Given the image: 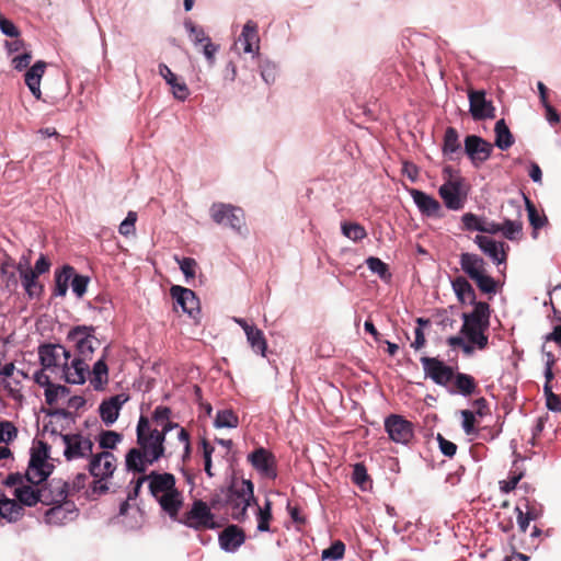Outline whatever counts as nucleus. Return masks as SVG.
Listing matches in <instances>:
<instances>
[{
    "mask_svg": "<svg viewBox=\"0 0 561 561\" xmlns=\"http://www.w3.org/2000/svg\"><path fill=\"white\" fill-rule=\"evenodd\" d=\"M185 27L190 32L191 38L194 44H203L209 39L205 31L201 26H196L193 22H185Z\"/></svg>",
    "mask_w": 561,
    "mask_h": 561,
    "instance_id": "obj_54",
    "label": "nucleus"
},
{
    "mask_svg": "<svg viewBox=\"0 0 561 561\" xmlns=\"http://www.w3.org/2000/svg\"><path fill=\"white\" fill-rule=\"evenodd\" d=\"M272 505V501L268 499L265 500L263 506L255 505L257 507L255 513L257 530L261 533L271 531V522L273 520Z\"/></svg>",
    "mask_w": 561,
    "mask_h": 561,
    "instance_id": "obj_39",
    "label": "nucleus"
},
{
    "mask_svg": "<svg viewBox=\"0 0 561 561\" xmlns=\"http://www.w3.org/2000/svg\"><path fill=\"white\" fill-rule=\"evenodd\" d=\"M352 480L360 489H366V484L369 481V476L364 463L358 462L354 465Z\"/></svg>",
    "mask_w": 561,
    "mask_h": 561,
    "instance_id": "obj_50",
    "label": "nucleus"
},
{
    "mask_svg": "<svg viewBox=\"0 0 561 561\" xmlns=\"http://www.w3.org/2000/svg\"><path fill=\"white\" fill-rule=\"evenodd\" d=\"M210 216L216 224L229 226L237 231H240L244 226V214L242 209L229 204H213L210 207Z\"/></svg>",
    "mask_w": 561,
    "mask_h": 561,
    "instance_id": "obj_10",
    "label": "nucleus"
},
{
    "mask_svg": "<svg viewBox=\"0 0 561 561\" xmlns=\"http://www.w3.org/2000/svg\"><path fill=\"white\" fill-rule=\"evenodd\" d=\"M342 231L346 238L353 241H360L367 237L365 228L359 224H343Z\"/></svg>",
    "mask_w": 561,
    "mask_h": 561,
    "instance_id": "obj_49",
    "label": "nucleus"
},
{
    "mask_svg": "<svg viewBox=\"0 0 561 561\" xmlns=\"http://www.w3.org/2000/svg\"><path fill=\"white\" fill-rule=\"evenodd\" d=\"M410 194L422 214L440 217L442 206L437 199L416 188L410 190Z\"/></svg>",
    "mask_w": 561,
    "mask_h": 561,
    "instance_id": "obj_24",
    "label": "nucleus"
},
{
    "mask_svg": "<svg viewBox=\"0 0 561 561\" xmlns=\"http://www.w3.org/2000/svg\"><path fill=\"white\" fill-rule=\"evenodd\" d=\"M463 228L469 231H480L483 220L472 213H466L461 217Z\"/></svg>",
    "mask_w": 561,
    "mask_h": 561,
    "instance_id": "obj_57",
    "label": "nucleus"
},
{
    "mask_svg": "<svg viewBox=\"0 0 561 561\" xmlns=\"http://www.w3.org/2000/svg\"><path fill=\"white\" fill-rule=\"evenodd\" d=\"M172 410L169 407L158 405L152 413V420L158 425H162L164 422L170 420Z\"/></svg>",
    "mask_w": 561,
    "mask_h": 561,
    "instance_id": "obj_61",
    "label": "nucleus"
},
{
    "mask_svg": "<svg viewBox=\"0 0 561 561\" xmlns=\"http://www.w3.org/2000/svg\"><path fill=\"white\" fill-rule=\"evenodd\" d=\"M218 541L222 550L234 552L244 543L245 533L237 525H229L219 534Z\"/></svg>",
    "mask_w": 561,
    "mask_h": 561,
    "instance_id": "obj_21",
    "label": "nucleus"
},
{
    "mask_svg": "<svg viewBox=\"0 0 561 561\" xmlns=\"http://www.w3.org/2000/svg\"><path fill=\"white\" fill-rule=\"evenodd\" d=\"M89 284V277L83 275H78L73 273L72 280H71V287L72 291L78 296L82 297L85 291Z\"/></svg>",
    "mask_w": 561,
    "mask_h": 561,
    "instance_id": "obj_58",
    "label": "nucleus"
},
{
    "mask_svg": "<svg viewBox=\"0 0 561 561\" xmlns=\"http://www.w3.org/2000/svg\"><path fill=\"white\" fill-rule=\"evenodd\" d=\"M179 523L195 530L215 529L218 525L208 504L202 500H195L191 508L179 517Z\"/></svg>",
    "mask_w": 561,
    "mask_h": 561,
    "instance_id": "obj_5",
    "label": "nucleus"
},
{
    "mask_svg": "<svg viewBox=\"0 0 561 561\" xmlns=\"http://www.w3.org/2000/svg\"><path fill=\"white\" fill-rule=\"evenodd\" d=\"M385 430L389 438L397 444L408 445L414 437L413 423L399 414H390L386 417Z\"/></svg>",
    "mask_w": 561,
    "mask_h": 561,
    "instance_id": "obj_9",
    "label": "nucleus"
},
{
    "mask_svg": "<svg viewBox=\"0 0 561 561\" xmlns=\"http://www.w3.org/2000/svg\"><path fill=\"white\" fill-rule=\"evenodd\" d=\"M116 462V457L108 450H103L91 457L88 465L89 472L95 479H99L94 482V491L105 493L108 490V486L103 481L113 476Z\"/></svg>",
    "mask_w": 561,
    "mask_h": 561,
    "instance_id": "obj_4",
    "label": "nucleus"
},
{
    "mask_svg": "<svg viewBox=\"0 0 561 561\" xmlns=\"http://www.w3.org/2000/svg\"><path fill=\"white\" fill-rule=\"evenodd\" d=\"M470 114L474 121H483L495 117V107L492 101L485 99L483 90H470L468 93Z\"/></svg>",
    "mask_w": 561,
    "mask_h": 561,
    "instance_id": "obj_14",
    "label": "nucleus"
},
{
    "mask_svg": "<svg viewBox=\"0 0 561 561\" xmlns=\"http://www.w3.org/2000/svg\"><path fill=\"white\" fill-rule=\"evenodd\" d=\"M49 457V445L44 442H38V447L33 448L31 453L30 465L37 466H46L53 467L47 462V458Z\"/></svg>",
    "mask_w": 561,
    "mask_h": 561,
    "instance_id": "obj_46",
    "label": "nucleus"
},
{
    "mask_svg": "<svg viewBox=\"0 0 561 561\" xmlns=\"http://www.w3.org/2000/svg\"><path fill=\"white\" fill-rule=\"evenodd\" d=\"M214 425L217 428H236L239 425V417L231 409L219 410L216 413Z\"/></svg>",
    "mask_w": 561,
    "mask_h": 561,
    "instance_id": "obj_43",
    "label": "nucleus"
},
{
    "mask_svg": "<svg viewBox=\"0 0 561 561\" xmlns=\"http://www.w3.org/2000/svg\"><path fill=\"white\" fill-rule=\"evenodd\" d=\"M442 150L449 160L456 159L454 154H461V144L456 128H446Z\"/></svg>",
    "mask_w": 561,
    "mask_h": 561,
    "instance_id": "obj_34",
    "label": "nucleus"
},
{
    "mask_svg": "<svg viewBox=\"0 0 561 561\" xmlns=\"http://www.w3.org/2000/svg\"><path fill=\"white\" fill-rule=\"evenodd\" d=\"M18 436V428L10 421H0V443L9 444Z\"/></svg>",
    "mask_w": 561,
    "mask_h": 561,
    "instance_id": "obj_51",
    "label": "nucleus"
},
{
    "mask_svg": "<svg viewBox=\"0 0 561 561\" xmlns=\"http://www.w3.org/2000/svg\"><path fill=\"white\" fill-rule=\"evenodd\" d=\"M15 271H18L15 261L5 254L4 259L0 262V286H3L9 291H13L18 287Z\"/></svg>",
    "mask_w": 561,
    "mask_h": 561,
    "instance_id": "obj_28",
    "label": "nucleus"
},
{
    "mask_svg": "<svg viewBox=\"0 0 561 561\" xmlns=\"http://www.w3.org/2000/svg\"><path fill=\"white\" fill-rule=\"evenodd\" d=\"M438 192L448 209L459 210L463 207L466 197L460 195L459 181H447L439 187Z\"/></svg>",
    "mask_w": 561,
    "mask_h": 561,
    "instance_id": "obj_22",
    "label": "nucleus"
},
{
    "mask_svg": "<svg viewBox=\"0 0 561 561\" xmlns=\"http://www.w3.org/2000/svg\"><path fill=\"white\" fill-rule=\"evenodd\" d=\"M77 508L73 502L64 501L53 504V507L46 511L44 515L45 523L54 526L65 525L67 522L75 519Z\"/></svg>",
    "mask_w": 561,
    "mask_h": 561,
    "instance_id": "obj_17",
    "label": "nucleus"
},
{
    "mask_svg": "<svg viewBox=\"0 0 561 561\" xmlns=\"http://www.w3.org/2000/svg\"><path fill=\"white\" fill-rule=\"evenodd\" d=\"M437 442L439 445L440 451L451 458L455 456L457 451V445L448 439H446L442 434H437Z\"/></svg>",
    "mask_w": 561,
    "mask_h": 561,
    "instance_id": "obj_60",
    "label": "nucleus"
},
{
    "mask_svg": "<svg viewBox=\"0 0 561 561\" xmlns=\"http://www.w3.org/2000/svg\"><path fill=\"white\" fill-rule=\"evenodd\" d=\"M345 552V545L341 540L334 541L330 548L322 551L323 559L339 560L343 558Z\"/></svg>",
    "mask_w": 561,
    "mask_h": 561,
    "instance_id": "obj_52",
    "label": "nucleus"
},
{
    "mask_svg": "<svg viewBox=\"0 0 561 561\" xmlns=\"http://www.w3.org/2000/svg\"><path fill=\"white\" fill-rule=\"evenodd\" d=\"M180 264V268L185 275L186 278H193L195 277V268L197 266V263L192 257H183L182 260H178Z\"/></svg>",
    "mask_w": 561,
    "mask_h": 561,
    "instance_id": "obj_62",
    "label": "nucleus"
},
{
    "mask_svg": "<svg viewBox=\"0 0 561 561\" xmlns=\"http://www.w3.org/2000/svg\"><path fill=\"white\" fill-rule=\"evenodd\" d=\"M18 271L27 296L31 299L39 297L43 291V285L38 280V275L31 271V267H22L21 263L18 265Z\"/></svg>",
    "mask_w": 561,
    "mask_h": 561,
    "instance_id": "obj_30",
    "label": "nucleus"
},
{
    "mask_svg": "<svg viewBox=\"0 0 561 561\" xmlns=\"http://www.w3.org/2000/svg\"><path fill=\"white\" fill-rule=\"evenodd\" d=\"M421 363L426 377H430L436 385L447 387L454 378V368L446 365L437 357H421Z\"/></svg>",
    "mask_w": 561,
    "mask_h": 561,
    "instance_id": "obj_12",
    "label": "nucleus"
},
{
    "mask_svg": "<svg viewBox=\"0 0 561 561\" xmlns=\"http://www.w3.org/2000/svg\"><path fill=\"white\" fill-rule=\"evenodd\" d=\"M92 327L78 325L71 329L67 339L72 342L77 350V357L90 360L100 342L94 336Z\"/></svg>",
    "mask_w": 561,
    "mask_h": 561,
    "instance_id": "obj_7",
    "label": "nucleus"
},
{
    "mask_svg": "<svg viewBox=\"0 0 561 561\" xmlns=\"http://www.w3.org/2000/svg\"><path fill=\"white\" fill-rule=\"evenodd\" d=\"M249 332H247V340L249 344L251 345V348L256 354H260L262 356H265L266 350H267V342L265 339V335L262 330H260L257 327L254 328H248Z\"/></svg>",
    "mask_w": 561,
    "mask_h": 561,
    "instance_id": "obj_40",
    "label": "nucleus"
},
{
    "mask_svg": "<svg viewBox=\"0 0 561 561\" xmlns=\"http://www.w3.org/2000/svg\"><path fill=\"white\" fill-rule=\"evenodd\" d=\"M42 504L53 505L66 501L69 496V482L61 479H51L39 486Z\"/></svg>",
    "mask_w": 561,
    "mask_h": 561,
    "instance_id": "obj_16",
    "label": "nucleus"
},
{
    "mask_svg": "<svg viewBox=\"0 0 561 561\" xmlns=\"http://www.w3.org/2000/svg\"><path fill=\"white\" fill-rule=\"evenodd\" d=\"M46 69V62L38 60L36 61L25 73V83L28 87L32 94L39 100L41 92V80Z\"/></svg>",
    "mask_w": 561,
    "mask_h": 561,
    "instance_id": "obj_31",
    "label": "nucleus"
},
{
    "mask_svg": "<svg viewBox=\"0 0 561 561\" xmlns=\"http://www.w3.org/2000/svg\"><path fill=\"white\" fill-rule=\"evenodd\" d=\"M126 401L127 397H124V394H116L104 400L99 407L102 421L106 425L113 424L118 419L119 411Z\"/></svg>",
    "mask_w": 561,
    "mask_h": 561,
    "instance_id": "obj_25",
    "label": "nucleus"
},
{
    "mask_svg": "<svg viewBox=\"0 0 561 561\" xmlns=\"http://www.w3.org/2000/svg\"><path fill=\"white\" fill-rule=\"evenodd\" d=\"M39 493V486L33 484H23L14 490V496L18 499L19 503L28 507L35 506L37 503H42V496Z\"/></svg>",
    "mask_w": 561,
    "mask_h": 561,
    "instance_id": "obj_33",
    "label": "nucleus"
},
{
    "mask_svg": "<svg viewBox=\"0 0 561 561\" xmlns=\"http://www.w3.org/2000/svg\"><path fill=\"white\" fill-rule=\"evenodd\" d=\"M450 393H459L463 397H470L478 392V382L471 375L465 373H455L453 378Z\"/></svg>",
    "mask_w": 561,
    "mask_h": 561,
    "instance_id": "obj_27",
    "label": "nucleus"
},
{
    "mask_svg": "<svg viewBox=\"0 0 561 561\" xmlns=\"http://www.w3.org/2000/svg\"><path fill=\"white\" fill-rule=\"evenodd\" d=\"M60 438L65 445L64 456L68 461L93 456V442L82 434H61Z\"/></svg>",
    "mask_w": 561,
    "mask_h": 561,
    "instance_id": "obj_8",
    "label": "nucleus"
},
{
    "mask_svg": "<svg viewBox=\"0 0 561 561\" xmlns=\"http://www.w3.org/2000/svg\"><path fill=\"white\" fill-rule=\"evenodd\" d=\"M495 142L494 145L501 150H507L514 145V136L507 127L505 121L502 118L496 122L494 127Z\"/></svg>",
    "mask_w": 561,
    "mask_h": 561,
    "instance_id": "obj_37",
    "label": "nucleus"
},
{
    "mask_svg": "<svg viewBox=\"0 0 561 561\" xmlns=\"http://www.w3.org/2000/svg\"><path fill=\"white\" fill-rule=\"evenodd\" d=\"M523 472L511 470L507 480L500 482L501 491L503 493H510L511 491H513L516 488L517 483L523 478Z\"/></svg>",
    "mask_w": 561,
    "mask_h": 561,
    "instance_id": "obj_55",
    "label": "nucleus"
},
{
    "mask_svg": "<svg viewBox=\"0 0 561 561\" xmlns=\"http://www.w3.org/2000/svg\"><path fill=\"white\" fill-rule=\"evenodd\" d=\"M366 264H367L368 268L373 273L378 274V276L381 279H388L391 277V274L389 273L388 265L385 262H382L379 257L369 256L366 260Z\"/></svg>",
    "mask_w": 561,
    "mask_h": 561,
    "instance_id": "obj_48",
    "label": "nucleus"
},
{
    "mask_svg": "<svg viewBox=\"0 0 561 561\" xmlns=\"http://www.w3.org/2000/svg\"><path fill=\"white\" fill-rule=\"evenodd\" d=\"M137 445L126 454V468L129 471L145 473L148 466L157 462L164 456L163 433L152 428L147 416L140 415L136 428Z\"/></svg>",
    "mask_w": 561,
    "mask_h": 561,
    "instance_id": "obj_1",
    "label": "nucleus"
},
{
    "mask_svg": "<svg viewBox=\"0 0 561 561\" xmlns=\"http://www.w3.org/2000/svg\"><path fill=\"white\" fill-rule=\"evenodd\" d=\"M75 268L70 265H64L55 272L54 295L64 297L67 294L69 282L72 280Z\"/></svg>",
    "mask_w": 561,
    "mask_h": 561,
    "instance_id": "obj_35",
    "label": "nucleus"
},
{
    "mask_svg": "<svg viewBox=\"0 0 561 561\" xmlns=\"http://www.w3.org/2000/svg\"><path fill=\"white\" fill-rule=\"evenodd\" d=\"M201 446L203 448L204 456V470L207 473V476L211 478L214 476V473L211 472V455L215 449L205 438L201 440Z\"/></svg>",
    "mask_w": 561,
    "mask_h": 561,
    "instance_id": "obj_56",
    "label": "nucleus"
},
{
    "mask_svg": "<svg viewBox=\"0 0 561 561\" xmlns=\"http://www.w3.org/2000/svg\"><path fill=\"white\" fill-rule=\"evenodd\" d=\"M122 439V434L114 431H102L99 435L100 447L104 450L114 449Z\"/></svg>",
    "mask_w": 561,
    "mask_h": 561,
    "instance_id": "obj_47",
    "label": "nucleus"
},
{
    "mask_svg": "<svg viewBox=\"0 0 561 561\" xmlns=\"http://www.w3.org/2000/svg\"><path fill=\"white\" fill-rule=\"evenodd\" d=\"M470 304L474 306V309L470 313H462V320L490 325L489 304L484 301H477V299L474 300V302Z\"/></svg>",
    "mask_w": 561,
    "mask_h": 561,
    "instance_id": "obj_36",
    "label": "nucleus"
},
{
    "mask_svg": "<svg viewBox=\"0 0 561 561\" xmlns=\"http://www.w3.org/2000/svg\"><path fill=\"white\" fill-rule=\"evenodd\" d=\"M501 232L508 240H519L523 233V222L520 220L505 219L501 224Z\"/></svg>",
    "mask_w": 561,
    "mask_h": 561,
    "instance_id": "obj_45",
    "label": "nucleus"
},
{
    "mask_svg": "<svg viewBox=\"0 0 561 561\" xmlns=\"http://www.w3.org/2000/svg\"><path fill=\"white\" fill-rule=\"evenodd\" d=\"M38 356L41 365L49 369L55 379H59L71 353L60 344H43L38 347Z\"/></svg>",
    "mask_w": 561,
    "mask_h": 561,
    "instance_id": "obj_6",
    "label": "nucleus"
},
{
    "mask_svg": "<svg viewBox=\"0 0 561 561\" xmlns=\"http://www.w3.org/2000/svg\"><path fill=\"white\" fill-rule=\"evenodd\" d=\"M463 151L472 165L479 168L491 157L493 145L480 136L468 135L465 138Z\"/></svg>",
    "mask_w": 561,
    "mask_h": 561,
    "instance_id": "obj_11",
    "label": "nucleus"
},
{
    "mask_svg": "<svg viewBox=\"0 0 561 561\" xmlns=\"http://www.w3.org/2000/svg\"><path fill=\"white\" fill-rule=\"evenodd\" d=\"M53 467H46V466H37L35 467L33 465L28 463V468L25 473V480L33 485H38L47 480L49 474L51 473Z\"/></svg>",
    "mask_w": 561,
    "mask_h": 561,
    "instance_id": "obj_41",
    "label": "nucleus"
},
{
    "mask_svg": "<svg viewBox=\"0 0 561 561\" xmlns=\"http://www.w3.org/2000/svg\"><path fill=\"white\" fill-rule=\"evenodd\" d=\"M474 242L478 244L480 250L492 259L497 265L503 264L507 260V250L510 247L501 241H495L489 237L476 236Z\"/></svg>",
    "mask_w": 561,
    "mask_h": 561,
    "instance_id": "obj_18",
    "label": "nucleus"
},
{
    "mask_svg": "<svg viewBox=\"0 0 561 561\" xmlns=\"http://www.w3.org/2000/svg\"><path fill=\"white\" fill-rule=\"evenodd\" d=\"M172 94L180 101L186 100L190 94V90L185 82L179 81V79L171 85Z\"/></svg>",
    "mask_w": 561,
    "mask_h": 561,
    "instance_id": "obj_63",
    "label": "nucleus"
},
{
    "mask_svg": "<svg viewBox=\"0 0 561 561\" xmlns=\"http://www.w3.org/2000/svg\"><path fill=\"white\" fill-rule=\"evenodd\" d=\"M225 494V504L230 508L232 519L244 522L248 519V508L257 505V499L254 496V484L251 480L233 479L229 486L222 488Z\"/></svg>",
    "mask_w": 561,
    "mask_h": 561,
    "instance_id": "obj_2",
    "label": "nucleus"
},
{
    "mask_svg": "<svg viewBox=\"0 0 561 561\" xmlns=\"http://www.w3.org/2000/svg\"><path fill=\"white\" fill-rule=\"evenodd\" d=\"M137 221V214L135 211H129L126 218L121 222L118 231L122 236L128 237L135 233V224Z\"/></svg>",
    "mask_w": 561,
    "mask_h": 561,
    "instance_id": "obj_53",
    "label": "nucleus"
},
{
    "mask_svg": "<svg viewBox=\"0 0 561 561\" xmlns=\"http://www.w3.org/2000/svg\"><path fill=\"white\" fill-rule=\"evenodd\" d=\"M459 263L463 273L476 283L480 291L488 295L496 293L497 284L486 273V264L483 257L474 253L465 252L460 254Z\"/></svg>",
    "mask_w": 561,
    "mask_h": 561,
    "instance_id": "obj_3",
    "label": "nucleus"
},
{
    "mask_svg": "<svg viewBox=\"0 0 561 561\" xmlns=\"http://www.w3.org/2000/svg\"><path fill=\"white\" fill-rule=\"evenodd\" d=\"M0 516L9 522H16L23 516V507L15 500L0 499Z\"/></svg>",
    "mask_w": 561,
    "mask_h": 561,
    "instance_id": "obj_38",
    "label": "nucleus"
},
{
    "mask_svg": "<svg viewBox=\"0 0 561 561\" xmlns=\"http://www.w3.org/2000/svg\"><path fill=\"white\" fill-rule=\"evenodd\" d=\"M148 481H149V491L150 494L157 500L161 495L167 494L174 489H176L175 483V477L172 473L164 472L159 473L156 471H152L148 474Z\"/></svg>",
    "mask_w": 561,
    "mask_h": 561,
    "instance_id": "obj_19",
    "label": "nucleus"
},
{
    "mask_svg": "<svg viewBox=\"0 0 561 561\" xmlns=\"http://www.w3.org/2000/svg\"><path fill=\"white\" fill-rule=\"evenodd\" d=\"M0 30L1 32L9 36V37H19L20 36V31L19 28L14 25V23L5 18H1L0 19Z\"/></svg>",
    "mask_w": 561,
    "mask_h": 561,
    "instance_id": "obj_64",
    "label": "nucleus"
},
{
    "mask_svg": "<svg viewBox=\"0 0 561 561\" xmlns=\"http://www.w3.org/2000/svg\"><path fill=\"white\" fill-rule=\"evenodd\" d=\"M238 42L242 45L244 53L256 54L259 51L260 37L257 25L253 21H248L244 24Z\"/></svg>",
    "mask_w": 561,
    "mask_h": 561,
    "instance_id": "obj_29",
    "label": "nucleus"
},
{
    "mask_svg": "<svg viewBox=\"0 0 561 561\" xmlns=\"http://www.w3.org/2000/svg\"><path fill=\"white\" fill-rule=\"evenodd\" d=\"M89 373V365L87 360L75 357L71 363L67 362L59 380H65L68 383L81 385L85 381L87 374Z\"/></svg>",
    "mask_w": 561,
    "mask_h": 561,
    "instance_id": "obj_20",
    "label": "nucleus"
},
{
    "mask_svg": "<svg viewBox=\"0 0 561 561\" xmlns=\"http://www.w3.org/2000/svg\"><path fill=\"white\" fill-rule=\"evenodd\" d=\"M526 209L529 224L533 227L531 236L536 239L538 237V230L548 222V219L545 214H540L537 210L536 206L528 198H526Z\"/></svg>",
    "mask_w": 561,
    "mask_h": 561,
    "instance_id": "obj_42",
    "label": "nucleus"
},
{
    "mask_svg": "<svg viewBox=\"0 0 561 561\" xmlns=\"http://www.w3.org/2000/svg\"><path fill=\"white\" fill-rule=\"evenodd\" d=\"M248 460L263 477L268 479L277 477L276 460L270 450L263 447L256 448L248 455Z\"/></svg>",
    "mask_w": 561,
    "mask_h": 561,
    "instance_id": "obj_13",
    "label": "nucleus"
},
{
    "mask_svg": "<svg viewBox=\"0 0 561 561\" xmlns=\"http://www.w3.org/2000/svg\"><path fill=\"white\" fill-rule=\"evenodd\" d=\"M107 381L108 368L105 363V358L102 357L93 366L91 382L93 383L95 389H101L103 385L107 383Z\"/></svg>",
    "mask_w": 561,
    "mask_h": 561,
    "instance_id": "obj_44",
    "label": "nucleus"
},
{
    "mask_svg": "<svg viewBox=\"0 0 561 561\" xmlns=\"http://www.w3.org/2000/svg\"><path fill=\"white\" fill-rule=\"evenodd\" d=\"M170 294L174 300L173 307L175 311H179V308H181L183 312L191 317H194V312L198 311L199 301L192 289L173 285L170 289Z\"/></svg>",
    "mask_w": 561,
    "mask_h": 561,
    "instance_id": "obj_15",
    "label": "nucleus"
},
{
    "mask_svg": "<svg viewBox=\"0 0 561 561\" xmlns=\"http://www.w3.org/2000/svg\"><path fill=\"white\" fill-rule=\"evenodd\" d=\"M157 501L162 511L167 513L171 519H179V513L183 504V495L181 491L174 489L173 491L161 495Z\"/></svg>",
    "mask_w": 561,
    "mask_h": 561,
    "instance_id": "obj_26",
    "label": "nucleus"
},
{
    "mask_svg": "<svg viewBox=\"0 0 561 561\" xmlns=\"http://www.w3.org/2000/svg\"><path fill=\"white\" fill-rule=\"evenodd\" d=\"M488 329L489 325L485 324L463 321L460 333L465 335L471 344L476 345L477 348L484 350L489 344V337L485 334Z\"/></svg>",
    "mask_w": 561,
    "mask_h": 561,
    "instance_id": "obj_23",
    "label": "nucleus"
},
{
    "mask_svg": "<svg viewBox=\"0 0 561 561\" xmlns=\"http://www.w3.org/2000/svg\"><path fill=\"white\" fill-rule=\"evenodd\" d=\"M462 416V428L467 435H472L476 433V415L470 410H461L460 412Z\"/></svg>",
    "mask_w": 561,
    "mask_h": 561,
    "instance_id": "obj_59",
    "label": "nucleus"
},
{
    "mask_svg": "<svg viewBox=\"0 0 561 561\" xmlns=\"http://www.w3.org/2000/svg\"><path fill=\"white\" fill-rule=\"evenodd\" d=\"M451 287L460 304L474 302L477 299L474 288L465 276L455 277Z\"/></svg>",
    "mask_w": 561,
    "mask_h": 561,
    "instance_id": "obj_32",
    "label": "nucleus"
}]
</instances>
